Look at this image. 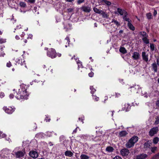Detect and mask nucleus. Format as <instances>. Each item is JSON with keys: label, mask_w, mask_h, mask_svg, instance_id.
Here are the masks:
<instances>
[{"label": "nucleus", "mask_w": 159, "mask_h": 159, "mask_svg": "<svg viewBox=\"0 0 159 159\" xmlns=\"http://www.w3.org/2000/svg\"><path fill=\"white\" fill-rule=\"evenodd\" d=\"M84 1V0H79L77 2L78 4H80L81 3L83 2Z\"/></svg>", "instance_id": "61"}, {"label": "nucleus", "mask_w": 159, "mask_h": 159, "mask_svg": "<svg viewBox=\"0 0 159 159\" xmlns=\"http://www.w3.org/2000/svg\"><path fill=\"white\" fill-rule=\"evenodd\" d=\"M32 38H33V35L32 34H29L28 35V37L27 39H32Z\"/></svg>", "instance_id": "57"}, {"label": "nucleus", "mask_w": 159, "mask_h": 159, "mask_svg": "<svg viewBox=\"0 0 159 159\" xmlns=\"http://www.w3.org/2000/svg\"><path fill=\"white\" fill-rule=\"evenodd\" d=\"M115 14L120 15L121 16L127 15V12L124 10L120 8H117V11H115Z\"/></svg>", "instance_id": "6"}, {"label": "nucleus", "mask_w": 159, "mask_h": 159, "mask_svg": "<svg viewBox=\"0 0 159 159\" xmlns=\"http://www.w3.org/2000/svg\"><path fill=\"white\" fill-rule=\"evenodd\" d=\"M54 132L53 131L52 132H49V131H48L45 134V135H46L47 136L50 137L51 136H52Z\"/></svg>", "instance_id": "27"}, {"label": "nucleus", "mask_w": 159, "mask_h": 159, "mask_svg": "<svg viewBox=\"0 0 159 159\" xmlns=\"http://www.w3.org/2000/svg\"><path fill=\"white\" fill-rule=\"evenodd\" d=\"M113 159H122V158L119 156H116Z\"/></svg>", "instance_id": "60"}, {"label": "nucleus", "mask_w": 159, "mask_h": 159, "mask_svg": "<svg viewBox=\"0 0 159 159\" xmlns=\"http://www.w3.org/2000/svg\"><path fill=\"white\" fill-rule=\"evenodd\" d=\"M159 123V117H157L155 122V124L157 125Z\"/></svg>", "instance_id": "49"}, {"label": "nucleus", "mask_w": 159, "mask_h": 159, "mask_svg": "<svg viewBox=\"0 0 159 159\" xmlns=\"http://www.w3.org/2000/svg\"><path fill=\"white\" fill-rule=\"evenodd\" d=\"M159 140V138L157 137L154 138L153 140V142L154 144L157 143Z\"/></svg>", "instance_id": "31"}, {"label": "nucleus", "mask_w": 159, "mask_h": 159, "mask_svg": "<svg viewBox=\"0 0 159 159\" xmlns=\"http://www.w3.org/2000/svg\"><path fill=\"white\" fill-rule=\"evenodd\" d=\"M150 48L152 51L154 50L155 48L154 44L153 43H151L150 44Z\"/></svg>", "instance_id": "48"}, {"label": "nucleus", "mask_w": 159, "mask_h": 159, "mask_svg": "<svg viewBox=\"0 0 159 159\" xmlns=\"http://www.w3.org/2000/svg\"><path fill=\"white\" fill-rule=\"evenodd\" d=\"M159 158V152L155 155L151 159H158Z\"/></svg>", "instance_id": "33"}, {"label": "nucleus", "mask_w": 159, "mask_h": 159, "mask_svg": "<svg viewBox=\"0 0 159 159\" xmlns=\"http://www.w3.org/2000/svg\"><path fill=\"white\" fill-rule=\"evenodd\" d=\"M139 34L140 35L143 37V38H144L145 37H147L148 36V35L144 31L140 32Z\"/></svg>", "instance_id": "30"}, {"label": "nucleus", "mask_w": 159, "mask_h": 159, "mask_svg": "<svg viewBox=\"0 0 159 159\" xmlns=\"http://www.w3.org/2000/svg\"><path fill=\"white\" fill-rule=\"evenodd\" d=\"M152 143L148 141L145 143L144 145V147L145 148L147 149L148 148H150Z\"/></svg>", "instance_id": "18"}, {"label": "nucleus", "mask_w": 159, "mask_h": 159, "mask_svg": "<svg viewBox=\"0 0 159 159\" xmlns=\"http://www.w3.org/2000/svg\"><path fill=\"white\" fill-rule=\"evenodd\" d=\"M103 17L104 18H107L108 17V16L107 15V13H106L105 12H104L103 11V13H101Z\"/></svg>", "instance_id": "42"}, {"label": "nucleus", "mask_w": 159, "mask_h": 159, "mask_svg": "<svg viewBox=\"0 0 159 159\" xmlns=\"http://www.w3.org/2000/svg\"><path fill=\"white\" fill-rule=\"evenodd\" d=\"M112 22L114 23L117 26H118L120 25V24L117 21V20H113L112 21Z\"/></svg>", "instance_id": "44"}, {"label": "nucleus", "mask_w": 159, "mask_h": 159, "mask_svg": "<svg viewBox=\"0 0 159 159\" xmlns=\"http://www.w3.org/2000/svg\"><path fill=\"white\" fill-rule=\"evenodd\" d=\"M139 53L137 52H134L132 57L135 60H137L139 59Z\"/></svg>", "instance_id": "17"}, {"label": "nucleus", "mask_w": 159, "mask_h": 159, "mask_svg": "<svg viewBox=\"0 0 159 159\" xmlns=\"http://www.w3.org/2000/svg\"><path fill=\"white\" fill-rule=\"evenodd\" d=\"M158 131V129L157 127H155L152 128L149 132V135L151 136H152L154 134L157 133Z\"/></svg>", "instance_id": "7"}, {"label": "nucleus", "mask_w": 159, "mask_h": 159, "mask_svg": "<svg viewBox=\"0 0 159 159\" xmlns=\"http://www.w3.org/2000/svg\"><path fill=\"white\" fill-rule=\"evenodd\" d=\"M106 150L108 152H112L114 150V149L112 147L109 146L106 148Z\"/></svg>", "instance_id": "26"}, {"label": "nucleus", "mask_w": 159, "mask_h": 159, "mask_svg": "<svg viewBox=\"0 0 159 159\" xmlns=\"http://www.w3.org/2000/svg\"><path fill=\"white\" fill-rule=\"evenodd\" d=\"M27 87L24 84L20 85V88L18 89V92L14 93L16 98L19 100L27 99L29 94L27 93L26 90Z\"/></svg>", "instance_id": "1"}, {"label": "nucleus", "mask_w": 159, "mask_h": 159, "mask_svg": "<svg viewBox=\"0 0 159 159\" xmlns=\"http://www.w3.org/2000/svg\"><path fill=\"white\" fill-rule=\"evenodd\" d=\"M130 89H132L133 90H134L135 89H139V88L138 85L135 86L134 87L130 86L129 88Z\"/></svg>", "instance_id": "47"}, {"label": "nucleus", "mask_w": 159, "mask_h": 159, "mask_svg": "<svg viewBox=\"0 0 159 159\" xmlns=\"http://www.w3.org/2000/svg\"><path fill=\"white\" fill-rule=\"evenodd\" d=\"M47 55L51 58H54L56 57V52L55 50L52 48L49 49L47 52Z\"/></svg>", "instance_id": "3"}, {"label": "nucleus", "mask_w": 159, "mask_h": 159, "mask_svg": "<svg viewBox=\"0 0 159 159\" xmlns=\"http://www.w3.org/2000/svg\"><path fill=\"white\" fill-rule=\"evenodd\" d=\"M94 73L93 72H91L89 74V76L91 77H93V76Z\"/></svg>", "instance_id": "56"}, {"label": "nucleus", "mask_w": 159, "mask_h": 159, "mask_svg": "<svg viewBox=\"0 0 159 159\" xmlns=\"http://www.w3.org/2000/svg\"><path fill=\"white\" fill-rule=\"evenodd\" d=\"M128 26L129 28L131 30L134 31L135 30V28L130 22L128 23Z\"/></svg>", "instance_id": "22"}, {"label": "nucleus", "mask_w": 159, "mask_h": 159, "mask_svg": "<svg viewBox=\"0 0 159 159\" xmlns=\"http://www.w3.org/2000/svg\"><path fill=\"white\" fill-rule=\"evenodd\" d=\"M4 96H5V95H4V93L2 92H0V98H2L4 97Z\"/></svg>", "instance_id": "53"}, {"label": "nucleus", "mask_w": 159, "mask_h": 159, "mask_svg": "<svg viewBox=\"0 0 159 159\" xmlns=\"http://www.w3.org/2000/svg\"><path fill=\"white\" fill-rule=\"evenodd\" d=\"M64 28L66 29V30L70 29L71 28V25L69 23L65 22L64 23Z\"/></svg>", "instance_id": "11"}, {"label": "nucleus", "mask_w": 159, "mask_h": 159, "mask_svg": "<svg viewBox=\"0 0 159 159\" xmlns=\"http://www.w3.org/2000/svg\"><path fill=\"white\" fill-rule=\"evenodd\" d=\"M65 40L66 42L67 43H68V46L69 44V43L70 42V39H69V37L67 36V37L65 39Z\"/></svg>", "instance_id": "46"}, {"label": "nucleus", "mask_w": 159, "mask_h": 159, "mask_svg": "<svg viewBox=\"0 0 159 159\" xmlns=\"http://www.w3.org/2000/svg\"><path fill=\"white\" fill-rule=\"evenodd\" d=\"M14 95L13 94H11L9 95V98L11 99L13 98H14Z\"/></svg>", "instance_id": "62"}, {"label": "nucleus", "mask_w": 159, "mask_h": 159, "mask_svg": "<svg viewBox=\"0 0 159 159\" xmlns=\"http://www.w3.org/2000/svg\"><path fill=\"white\" fill-rule=\"evenodd\" d=\"M80 159H89V157L84 154H82L80 156Z\"/></svg>", "instance_id": "23"}, {"label": "nucleus", "mask_w": 159, "mask_h": 159, "mask_svg": "<svg viewBox=\"0 0 159 159\" xmlns=\"http://www.w3.org/2000/svg\"><path fill=\"white\" fill-rule=\"evenodd\" d=\"M120 152L121 154L123 156H126L129 153V150L126 148H124L121 149Z\"/></svg>", "instance_id": "9"}, {"label": "nucleus", "mask_w": 159, "mask_h": 159, "mask_svg": "<svg viewBox=\"0 0 159 159\" xmlns=\"http://www.w3.org/2000/svg\"><path fill=\"white\" fill-rule=\"evenodd\" d=\"M92 96L93 97V99L95 101H98L99 100V98L97 97L96 95H94L92 94Z\"/></svg>", "instance_id": "38"}, {"label": "nucleus", "mask_w": 159, "mask_h": 159, "mask_svg": "<svg viewBox=\"0 0 159 159\" xmlns=\"http://www.w3.org/2000/svg\"><path fill=\"white\" fill-rule=\"evenodd\" d=\"M113 111H110L108 113V114L109 115H110L111 116H113Z\"/></svg>", "instance_id": "58"}, {"label": "nucleus", "mask_w": 159, "mask_h": 159, "mask_svg": "<svg viewBox=\"0 0 159 159\" xmlns=\"http://www.w3.org/2000/svg\"><path fill=\"white\" fill-rule=\"evenodd\" d=\"M65 155L66 156L71 157L73 155V153L70 151L67 150L65 152Z\"/></svg>", "instance_id": "16"}, {"label": "nucleus", "mask_w": 159, "mask_h": 159, "mask_svg": "<svg viewBox=\"0 0 159 159\" xmlns=\"http://www.w3.org/2000/svg\"><path fill=\"white\" fill-rule=\"evenodd\" d=\"M157 148L156 147H152L150 148L151 151L153 153H155V151L156 150Z\"/></svg>", "instance_id": "35"}, {"label": "nucleus", "mask_w": 159, "mask_h": 159, "mask_svg": "<svg viewBox=\"0 0 159 159\" xmlns=\"http://www.w3.org/2000/svg\"><path fill=\"white\" fill-rule=\"evenodd\" d=\"M147 37H145L142 38L143 42L146 44H147L149 43V40L147 38Z\"/></svg>", "instance_id": "29"}, {"label": "nucleus", "mask_w": 159, "mask_h": 159, "mask_svg": "<svg viewBox=\"0 0 159 159\" xmlns=\"http://www.w3.org/2000/svg\"><path fill=\"white\" fill-rule=\"evenodd\" d=\"M83 11L87 12H89L90 11V9L88 7H84L83 8Z\"/></svg>", "instance_id": "32"}, {"label": "nucleus", "mask_w": 159, "mask_h": 159, "mask_svg": "<svg viewBox=\"0 0 159 159\" xmlns=\"http://www.w3.org/2000/svg\"><path fill=\"white\" fill-rule=\"evenodd\" d=\"M130 109V106L128 104H125L124 105V107L122 108V110H125L126 111H129Z\"/></svg>", "instance_id": "14"}, {"label": "nucleus", "mask_w": 159, "mask_h": 159, "mask_svg": "<svg viewBox=\"0 0 159 159\" xmlns=\"http://www.w3.org/2000/svg\"><path fill=\"white\" fill-rule=\"evenodd\" d=\"M142 95L145 98H147L148 97V95L147 94V92H142Z\"/></svg>", "instance_id": "41"}, {"label": "nucleus", "mask_w": 159, "mask_h": 159, "mask_svg": "<svg viewBox=\"0 0 159 159\" xmlns=\"http://www.w3.org/2000/svg\"><path fill=\"white\" fill-rule=\"evenodd\" d=\"M3 109L6 113L8 114H11L15 111V109L11 107H9L8 108L4 107H3Z\"/></svg>", "instance_id": "8"}, {"label": "nucleus", "mask_w": 159, "mask_h": 159, "mask_svg": "<svg viewBox=\"0 0 159 159\" xmlns=\"http://www.w3.org/2000/svg\"><path fill=\"white\" fill-rule=\"evenodd\" d=\"M5 136H6L5 134H3L2 132L0 131V139L3 138Z\"/></svg>", "instance_id": "45"}, {"label": "nucleus", "mask_w": 159, "mask_h": 159, "mask_svg": "<svg viewBox=\"0 0 159 159\" xmlns=\"http://www.w3.org/2000/svg\"><path fill=\"white\" fill-rule=\"evenodd\" d=\"M115 130L114 129H110L107 130L106 133L108 134L109 136L110 135H112V134L114 133Z\"/></svg>", "instance_id": "21"}, {"label": "nucleus", "mask_w": 159, "mask_h": 159, "mask_svg": "<svg viewBox=\"0 0 159 159\" xmlns=\"http://www.w3.org/2000/svg\"><path fill=\"white\" fill-rule=\"evenodd\" d=\"M30 156L34 158H36L38 157V153L37 152L34 151H31L29 153Z\"/></svg>", "instance_id": "10"}, {"label": "nucleus", "mask_w": 159, "mask_h": 159, "mask_svg": "<svg viewBox=\"0 0 159 159\" xmlns=\"http://www.w3.org/2000/svg\"><path fill=\"white\" fill-rule=\"evenodd\" d=\"M90 89L91 90V93L93 94L96 91V90L95 89L93 86H91L90 87Z\"/></svg>", "instance_id": "34"}, {"label": "nucleus", "mask_w": 159, "mask_h": 159, "mask_svg": "<svg viewBox=\"0 0 159 159\" xmlns=\"http://www.w3.org/2000/svg\"><path fill=\"white\" fill-rule=\"evenodd\" d=\"M6 42V39H0V43H4Z\"/></svg>", "instance_id": "54"}, {"label": "nucleus", "mask_w": 159, "mask_h": 159, "mask_svg": "<svg viewBox=\"0 0 159 159\" xmlns=\"http://www.w3.org/2000/svg\"><path fill=\"white\" fill-rule=\"evenodd\" d=\"M93 10L96 13L101 14V13H102V12L103 13L102 11L101 10H99V9H98V8H96L95 7L94 8H93Z\"/></svg>", "instance_id": "25"}, {"label": "nucleus", "mask_w": 159, "mask_h": 159, "mask_svg": "<svg viewBox=\"0 0 159 159\" xmlns=\"http://www.w3.org/2000/svg\"><path fill=\"white\" fill-rule=\"evenodd\" d=\"M127 15L126 16H123V18L124 20L128 22H130V20L129 18L127 17Z\"/></svg>", "instance_id": "40"}, {"label": "nucleus", "mask_w": 159, "mask_h": 159, "mask_svg": "<svg viewBox=\"0 0 159 159\" xmlns=\"http://www.w3.org/2000/svg\"><path fill=\"white\" fill-rule=\"evenodd\" d=\"M147 155L145 154H142L137 157V159H144L147 157Z\"/></svg>", "instance_id": "15"}, {"label": "nucleus", "mask_w": 159, "mask_h": 159, "mask_svg": "<svg viewBox=\"0 0 159 159\" xmlns=\"http://www.w3.org/2000/svg\"><path fill=\"white\" fill-rule=\"evenodd\" d=\"M11 66V63L9 61L7 63V66L8 67H10Z\"/></svg>", "instance_id": "55"}, {"label": "nucleus", "mask_w": 159, "mask_h": 159, "mask_svg": "<svg viewBox=\"0 0 159 159\" xmlns=\"http://www.w3.org/2000/svg\"><path fill=\"white\" fill-rule=\"evenodd\" d=\"M128 134L127 132L125 131H122L119 133V136L120 137L125 136Z\"/></svg>", "instance_id": "20"}, {"label": "nucleus", "mask_w": 159, "mask_h": 159, "mask_svg": "<svg viewBox=\"0 0 159 159\" xmlns=\"http://www.w3.org/2000/svg\"><path fill=\"white\" fill-rule=\"evenodd\" d=\"M152 65L153 69L154 70V71L155 72H157V68L156 64L155 63H154L152 64Z\"/></svg>", "instance_id": "24"}, {"label": "nucleus", "mask_w": 159, "mask_h": 159, "mask_svg": "<svg viewBox=\"0 0 159 159\" xmlns=\"http://www.w3.org/2000/svg\"><path fill=\"white\" fill-rule=\"evenodd\" d=\"M46 118L45 119V120L47 122H49L50 120V118H48V116H46Z\"/></svg>", "instance_id": "59"}, {"label": "nucleus", "mask_w": 159, "mask_h": 159, "mask_svg": "<svg viewBox=\"0 0 159 159\" xmlns=\"http://www.w3.org/2000/svg\"><path fill=\"white\" fill-rule=\"evenodd\" d=\"M45 134L43 133H39L35 135V137L38 139H41L44 138Z\"/></svg>", "instance_id": "13"}, {"label": "nucleus", "mask_w": 159, "mask_h": 159, "mask_svg": "<svg viewBox=\"0 0 159 159\" xmlns=\"http://www.w3.org/2000/svg\"><path fill=\"white\" fill-rule=\"evenodd\" d=\"M146 16L148 19H150L152 18V14L150 13H149L146 14Z\"/></svg>", "instance_id": "37"}, {"label": "nucleus", "mask_w": 159, "mask_h": 159, "mask_svg": "<svg viewBox=\"0 0 159 159\" xmlns=\"http://www.w3.org/2000/svg\"><path fill=\"white\" fill-rule=\"evenodd\" d=\"M35 1V0H28L27 2L30 3H34Z\"/></svg>", "instance_id": "51"}, {"label": "nucleus", "mask_w": 159, "mask_h": 159, "mask_svg": "<svg viewBox=\"0 0 159 159\" xmlns=\"http://www.w3.org/2000/svg\"><path fill=\"white\" fill-rule=\"evenodd\" d=\"M18 148H16L13 151V152L15 154L16 157L17 158H20L23 157L25 153V152L20 151L16 152V151L17 150Z\"/></svg>", "instance_id": "5"}, {"label": "nucleus", "mask_w": 159, "mask_h": 159, "mask_svg": "<svg viewBox=\"0 0 159 159\" xmlns=\"http://www.w3.org/2000/svg\"><path fill=\"white\" fill-rule=\"evenodd\" d=\"M157 14V12L156 10H154L153 12V15L155 16Z\"/></svg>", "instance_id": "63"}, {"label": "nucleus", "mask_w": 159, "mask_h": 159, "mask_svg": "<svg viewBox=\"0 0 159 159\" xmlns=\"http://www.w3.org/2000/svg\"><path fill=\"white\" fill-rule=\"evenodd\" d=\"M142 56L143 59L146 62H147L148 61V55L146 54L145 52H142Z\"/></svg>", "instance_id": "12"}, {"label": "nucleus", "mask_w": 159, "mask_h": 159, "mask_svg": "<svg viewBox=\"0 0 159 159\" xmlns=\"http://www.w3.org/2000/svg\"><path fill=\"white\" fill-rule=\"evenodd\" d=\"M79 121H81L82 122V123H84V122H83L84 119L82 118H79Z\"/></svg>", "instance_id": "64"}, {"label": "nucleus", "mask_w": 159, "mask_h": 159, "mask_svg": "<svg viewBox=\"0 0 159 159\" xmlns=\"http://www.w3.org/2000/svg\"><path fill=\"white\" fill-rule=\"evenodd\" d=\"M73 8H70L67 9V11L68 13H71L73 12Z\"/></svg>", "instance_id": "50"}, {"label": "nucleus", "mask_w": 159, "mask_h": 159, "mask_svg": "<svg viewBox=\"0 0 159 159\" xmlns=\"http://www.w3.org/2000/svg\"><path fill=\"white\" fill-rule=\"evenodd\" d=\"M78 137H80L82 139H86L87 136L84 135H81L79 136H78Z\"/></svg>", "instance_id": "43"}, {"label": "nucleus", "mask_w": 159, "mask_h": 159, "mask_svg": "<svg viewBox=\"0 0 159 159\" xmlns=\"http://www.w3.org/2000/svg\"><path fill=\"white\" fill-rule=\"evenodd\" d=\"M119 51L120 52L123 54L127 52L126 49H125V48L124 47H121L119 49Z\"/></svg>", "instance_id": "28"}, {"label": "nucleus", "mask_w": 159, "mask_h": 159, "mask_svg": "<svg viewBox=\"0 0 159 159\" xmlns=\"http://www.w3.org/2000/svg\"><path fill=\"white\" fill-rule=\"evenodd\" d=\"M77 64L78 65V68L79 69L80 68H82L83 66L82 64V62L79 61L77 58H74Z\"/></svg>", "instance_id": "19"}, {"label": "nucleus", "mask_w": 159, "mask_h": 159, "mask_svg": "<svg viewBox=\"0 0 159 159\" xmlns=\"http://www.w3.org/2000/svg\"><path fill=\"white\" fill-rule=\"evenodd\" d=\"M11 151L7 148L3 149L0 152V155L1 156L4 157H8V155L10 154Z\"/></svg>", "instance_id": "4"}, {"label": "nucleus", "mask_w": 159, "mask_h": 159, "mask_svg": "<svg viewBox=\"0 0 159 159\" xmlns=\"http://www.w3.org/2000/svg\"><path fill=\"white\" fill-rule=\"evenodd\" d=\"M19 5L21 7H24L26 6V3L25 2H20Z\"/></svg>", "instance_id": "36"}, {"label": "nucleus", "mask_w": 159, "mask_h": 159, "mask_svg": "<svg viewBox=\"0 0 159 159\" xmlns=\"http://www.w3.org/2000/svg\"><path fill=\"white\" fill-rule=\"evenodd\" d=\"M138 140V138L137 136H134L132 137L126 143V146L127 148H130L134 146V143Z\"/></svg>", "instance_id": "2"}, {"label": "nucleus", "mask_w": 159, "mask_h": 159, "mask_svg": "<svg viewBox=\"0 0 159 159\" xmlns=\"http://www.w3.org/2000/svg\"><path fill=\"white\" fill-rule=\"evenodd\" d=\"M65 139V137L63 135L61 136L60 137V141H62Z\"/></svg>", "instance_id": "52"}, {"label": "nucleus", "mask_w": 159, "mask_h": 159, "mask_svg": "<svg viewBox=\"0 0 159 159\" xmlns=\"http://www.w3.org/2000/svg\"><path fill=\"white\" fill-rule=\"evenodd\" d=\"M102 2H104L107 6H110L111 4V3L110 2L106 0H103Z\"/></svg>", "instance_id": "39"}]
</instances>
